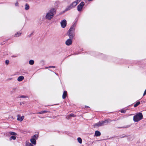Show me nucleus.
I'll return each mask as SVG.
<instances>
[{
    "label": "nucleus",
    "instance_id": "5",
    "mask_svg": "<svg viewBox=\"0 0 146 146\" xmlns=\"http://www.w3.org/2000/svg\"><path fill=\"white\" fill-rule=\"evenodd\" d=\"M108 123V121L107 120L104 121H100L99 122L96 123L95 125L97 126H100L102 125H104V124H106Z\"/></svg>",
    "mask_w": 146,
    "mask_h": 146
},
{
    "label": "nucleus",
    "instance_id": "10",
    "mask_svg": "<svg viewBox=\"0 0 146 146\" xmlns=\"http://www.w3.org/2000/svg\"><path fill=\"white\" fill-rule=\"evenodd\" d=\"M24 118V116H21L20 115H17V120L18 121L21 122L23 120Z\"/></svg>",
    "mask_w": 146,
    "mask_h": 146
},
{
    "label": "nucleus",
    "instance_id": "24",
    "mask_svg": "<svg viewBox=\"0 0 146 146\" xmlns=\"http://www.w3.org/2000/svg\"><path fill=\"white\" fill-rule=\"evenodd\" d=\"M69 115L70 117H74L76 116L75 115H74V114L73 113H71V114H70V115Z\"/></svg>",
    "mask_w": 146,
    "mask_h": 146
},
{
    "label": "nucleus",
    "instance_id": "12",
    "mask_svg": "<svg viewBox=\"0 0 146 146\" xmlns=\"http://www.w3.org/2000/svg\"><path fill=\"white\" fill-rule=\"evenodd\" d=\"M21 33L17 32L15 34L14 36L16 37H19L21 35Z\"/></svg>",
    "mask_w": 146,
    "mask_h": 146
},
{
    "label": "nucleus",
    "instance_id": "3",
    "mask_svg": "<svg viewBox=\"0 0 146 146\" xmlns=\"http://www.w3.org/2000/svg\"><path fill=\"white\" fill-rule=\"evenodd\" d=\"M74 30V26L73 25L71 27L68 31V35L71 39H72L74 36V35L73 32Z\"/></svg>",
    "mask_w": 146,
    "mask_h": 146
},
{
    "label": "nucleus",
    "instance_id": "31",
    "mask_svg": "<svg viewBox=\"0 0 146 146\" xmlns=\"http://www.w3.org/2000/svg\"><path fill=\"white\" fill-rule=\"evenodd\" d=\"M52 67H53V68H54V67H54V66H52Z\"/></svg>",
    "mask_w": 146,
    "mask_h": 146
},
{
    "label": "nucleus",
    "instance_id": "4",
    "mask_svg": "<svg viewBox=\"0 0 146 146\" xmlns=\"http://www.w3.org/2000/svg\"><path fill=\"white\" fill-rule=\"evenodd\" d=\"M10 135H11L10 138V140H15L16 139V137L15 136L17 135V133L15 132H10Z\"/></svg>",
    "mask_w": 146,
    "mask_h": 146
},
{
    "label": "nucleus",
    "instance_id": "30",
    "mask_svg": "<svg viewBox=\"0 0 146 146\" xmlns=\"http://www.w3.org/2000/svg\"><path fill=\"white\" fill-rule=\"evenodd\" d=\"M18 5V3H16L15 4V5H16V6H17Z\"/></svg>",
    "mask_w": 146,
    "mask_h": 146
},
{
    "label": "nucleus",
    "instance_id": "9",
    "mask_svg": "<svg viewBox=\"0 0 146 146\" xmlns=\"http://www.w3.org/2000/svg\"><path fill=\"white\" fill-rule=\"evenodd\" d=\"M72 39H68L66 42V44L67 45L69 46L72 43Z\"/></svg>",
    "mask_w": 146,
    "mask_h": 146
},
{
    "label": "nucleus",
    "instance_id": "18",
    "mask_svg": "<svg viewBox=\"0 0 146 146\" xmlns=\"http://www.w3.org/2000/svg\"><path fill=\"white\" fill-rule=\"evenodd\" d=\"M77 140H78V141L79 142V143L81 144L82 143V139L80 138V137L78 138L77 139Z\"/></svg>",
    "mask_w": 146,
    "mask_h": 146
},
{
    "label": "nucleus",
    "instance_id": "17",
    "mask_svg": "<svg viewBox=\"0 0 146 146\" xmlns=\"http://www.w3.org/2000/svg\"><path fill=\"white\" fill-rule=\"evenodd\" d=\"M29 8V6L28 5L26 4L25 5V9L26 10H28Z\"/></svg>",
    "mask_w": 146,
    "mask_h": 146
},
{
    "label": "nucleus",
    "instance_id": "20",
    "mask_svg": "<svg viewBox=\"0 0 146 146\" xmlns=\"http://www.w3.org/2000/svg\"><path fill=\"white\" fill-rule=\"evenodd\" d=\"M34 61L33 60H30L29 61V64L31 65H33L34 64Z\"/></svg>",
    "mask_w": 146,
    "mask_h": 146
},
{
    "label": "nucleus",
    "instance_id": "2",
    "mask_svg": "<svg viewBox=\"0 0 146 146\" xmlns=\"http://www.w3.org/2000/svg\"><path fill=\"white\" fill-rule=\"evenodd\" d=\"M143 118V115L141 113H138L133 117V120L135 122H138Z\"/></svg>",
    "mask_w": 146,
    "mask_h": 146
},
{
    "label": "nucleus",
    "instance_id": "23",
    "mask_svg": "<svg viewBox=\"0 0 146 146\" xmlns=\"http://www.w3.org/2000/svg\"><path fill=\"white\" fill-rule=\"evenodd\" d=\"M81 1V0H77L74 2L76 3V4L77 5Z\"/></svg>",
    "mask_w": 146,
    "mask_h": 146
},
{
    "label": "nucleus",
    "instance_id": "11",
    "mask_svg": "<svg viewBox=\"0 0 146 146\" xmlns=\"http://www.w3.org/2000/svg\"><path fill=\"white\" fill-rule=\"evenodd\" d=\"M67 95V92L66 91H64L62 95V98L64 99L66 98Z\"/></svg>",
    "mask_w": 146,
    "mask_h": 146
},
{
    "label": "nucleus",
    "instance_id": "14",
    "mask_svg": "<svg viewBox=\"0 0 146 146\" xmlns=\"http://www.w3.org/2000/svg\"><path fill=\"white\" fill-rule=\"evenodd\" d=\"M95 135L96 136H99L101 135L100 133L98 131H96L95 132Z\"/></svg>",
    "mask_w": 146,
    "mask_h": 146
},
{
    "label": "nucleus",
    "instance_id": "13",
    "mask_svg": "<svg viewBox=\"0 0 146 146\" xmlns=\"http://www.w3.org/2000/svg\"><path fill=\"white\" fill-rule=\"evenodd\" d=\"M24 78V77L23 76H20L17 79V80L19 81H21L23 80Z\"/></svg>",
    "mask_w": 146,
    "mask_h": 146
},
{
    "label": "nucleus",
    "instance_id": "8",
    "mask_svg": "<svg viewBox=\"0 0 146 146\" xmlns=\"http://www.w3.org/2000/svg\"><path fill=\"white\" fill-rule=\"evenodd\" d=\"M66 21L65 19L63 20L61 22V27L63 28L66 27Z\"/></svg>",
    "mask_w": 146,
    "mask_h": 146
},
{
    "label": "nucleus",
    "instance_id": "26",
    "mask_svg": "<svg viewBox=\"0 0 146 146\" xmlns=\"http://www.w3.org/2000/svg\"><path fill=\"white\" fill-rule=\"evenodd\" d=\"M146 94V89L145 90L144 94H143V96H144Z\"/></svg>",
    "mask_w": 146,
    "mask_h": 146
},
{
    "label": "nucleus",
    "instance_id": "21",
    "mask_svg": "<svg viewBox=\"0 0 146 146\" xmlns=\"http://www.w3.org/2000/svg\"><path fill=\"white\" fill-rule=\"evenodd\" d=\"M47 112H48V111H42L38 113H39V114H42V113H47Z\"/></svg>",
    "mask_w": 146,
    "mask_h": 146
},
{
    "label": "nucleus",
    "instance_id": "16",
    "mask_svg": "<svg viewBox=\"0 0 146 146\" xmlns=\"http://www.w3.org/2000/svg\"><path fill=\"white\" fill-rule=\"evenodd\" d=\"M140 104V102H138L136 103L134 105V107H137Z\"/></svg>",
    "mask_w": 146,
    "mask_h": 146
},
{
    "label": "nucleus",
    "instance_id": "28",
    "mask_svg": "<svg viewBox=\"0 0 146 146\" xmlns=\"http://www.w3.org/2000/svg\"><path fill=\"white\" fill-rule=\"evenodd\" d=\"M129 126H130L129 125H127L125 127H123V128H127L129 127Z\"/></svg>",
    "mask_w": 146,
    "mask_h": 146
},
{
    "label": "nucleus",
    "instance_id": "27",
    "mask_svg": "<svg viewBox=\"0 0 146 146\" xmlns=\"http://www.w3.org/2000/svg\"><path fill=\"white\" fill-rule=\"evenodd\" d=\"M26 97L24 96H22L20 97V98H25Z\"/></svg>",
    "mask_w": 146,
    "mask_h": 146
},
{
    "label": "nucleus",
    "instance_id": "25",
    "mask_svg": "<svg viewBox=\"0 0 146 146\" xmlns=\"http://www.w3.org/2000/svg\"><path fill=\"white\" fill-rule=\"evenodd\" d=\"M70 116L69 115H68L67 116H66V119H70Z\"/></svg>",
    "mask_w": 146,
    "mask_h": 146
},
{
    "label": "nucleus",
    "instance_id": "29",
    "mask_svg": "<svg viewBox=\"0 0 146 146\" xmlns=\"http://www.w3.org/2000/svg\"><path fill=\"white\" fill-rule=\"evenodd\" d=\"M121 112H125V111H121Z\"/></svg>",
    "mask_w": 146,
    "mask_h": 146
},
{
    "label": "nucleus",
    "instance_id": "15",
    "mask_svg": "<svg viewBox=\"0 0 146 146\" xmlns=\"http://www.w3.org/2000/svg\"><path fill=\"white\" fill-rule=\"evenodd\" d=\"M31 143L34 145H35L36 143V141L35 139L32 138L31 139Z\"/></svg>",
    "mask_w": 146,
    "mask_h": 146
},
{
    "label": "nucleus",
    "instance_id": "6",
    "mask_svg": "<svg viewBox=\"0 0 146 146\" xmlns=\"http://www.w3.org/2000/svg\"><path fill=\"white\" fill-rule=\"evenodd\" d=\"M77 5L76 4V3L74 1L73 2L71 5H70V6H69L66 9V11H67L68 10H69L71 9L74 8L75 6H76Z\"/></svg>",
    "mask_w": 146,
    "mask_h": 146
},
{
    "label": "nucleus",
    "instance_id": "1",
    "mask_svg": "<svg viewBox=\"0 0 146 146\" xmlns=\"http://www.w3.org/2000/svg\"><path fill=\"white\" fill-rule=\"evenodd\" d=\"M56 14V10L54 8H52L50 9L46 13L45 18L46 19L51 20L53 18Z\"/></svg>",
    "mask_w": 146,
    "mask_h": 146
},
{
    "label": "nucleus",
    "instance_id": "7",
    "mask_svg": "<svg viewBox=\"0 0 146 146\" xmlns=\"http://www.w3.org/2000/svg\"><path fill=\"white\" fill-rule=\"evenodd\" d=\"M84 5V3L83 2H81L78 5L77 7V10L78 11H81L83 6Z\"/></svg>",
    "mask_w": 146,
    "mask_h": 146
},
{
    "label": "nucleus",
    "instance_id": "32",
    "mask_svg": "<svg viewBox=\"0 0 146 146\" xmlns=\"http://www.w3.org/2000/svg\"><path fill=\"white\" fill-rule=\"evenodd\" d=\"M34 137H35V136H36V135H34Z\"/></svg>",
    "mask_w": 146,
    "mask_h": 146
},
{
    "label": "nucleus",
    "instance_id": "19",
    "mask_svg": "<svg viewBox=\"0 0 146 146\" xmlns=\"http://www.w3.org/2000/svg\"><path fill=\"white\" fill-rule=\"evenodd\" d=\"M26 146H33V145L30 143H27L26 144Z\"/></svg>",
    "mask_w": 146,
    "mask_h": 146
},
{
    "label": "nucleus",
    "instance_id": "22",
    "mask_svg": "<svg viewBox=\"0 0 146 146\" xmlns=\"http://www.w3.org/2000/svg\"><path fill=\"white\" fill-rule=\"evenodd\" d=\"M9 63V61L8 60H7L5 61V64L7 65Z\"/></svg>",
    "mask_w": 146,
    "mask_h": 146
}]
</instances>
